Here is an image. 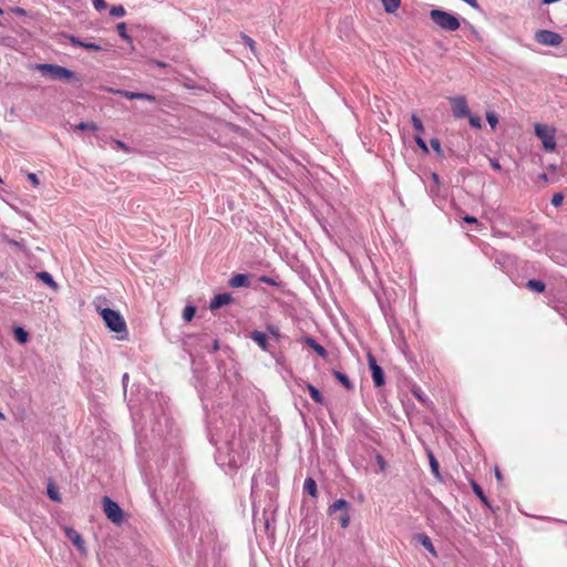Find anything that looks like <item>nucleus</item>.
Segmentation results:
<instances>
[{"label": "nucleus", "instance_id": "1", "mask_svg": "<svg viewBox=\"0 0 567 567\" xmlns=\"http://www.w3.org/2000/svg\"><path fill=\"white\" fill-rule=\"evenodd\" d=\"M99 313L110 331L121 333L120 340L127 338L126 322L118 311L111 308H102L99 310Z\"/></svg>", "mask_w": 567, "mask_h": 567}, {"label": "nucleus", "instance_id": "2", "mask_svg": "<svg viewBox=\"0 0 567 567\" xmlns=\"http://www.w3.org/2000/svg\"><path fill=\"white\" fill-rule=\"evenodd\" d=\"M430 19L442 30L453 32L460 29L461 21L456 14L442 9H432L429 13Z\"/></svg>", "mask_w": 567, "mask_h": 567}, {"label": "nucleus", "instance_id": "3", "mask_svg": "<svg viewBox=\"0 0 567 567\" xmlns=\"http://www.w3.org/2000/svg\"><path fill=\"white\" fill-rule=\"evenodd\" d=\"M37 69L39 71H41L42 74H48L52 79H60V80H66V81H73V80L78 81L79 80L76 74L73 71H71L64 66L58 65V64H51V63L38 64Z\"/></svg>", "mask_w": 567, "mask_h": 567}, {"label": "nucleus", "instance_id": "4", "mask_svg": "<svg viewBox=\"0 0 567 567\" xmlns=\"http://www.w3.org/2000/svg\"><path fill=\"white\" fill-rule=\"evenodd\" d=\"M102 505L104 514L113 524L121 525L124 522L123 509L111 497L104 496L102 498Z\"/></svg>", "mask_w": 567, "mask_h": 567}, {"label": "nucleus", "instance_id": "5", "mask_svg": "<svg viewBox=\"0 0 567 567\" xmlns=\"http://www.w3.org/2000/svg\"><path fill=\"white\" fill-rule=\"evenodd\" d=\"M535 134L542 141L546 152H553L556 148L555 131L547 125L535 124Z\"/></svg>", "mask_w": 567, "mask_h": 567}, {"label": "nucleus", "instance_id": "6", "mask_svg": "<svg viewBox=\"0 0 567 567\" xmlns=\"http://www.w3.org/2000/svg\"><path fill=\"white\" fill-rule=\"evenodd\" d=\"M534 39L537 43L547 47H558L564 40L559 33L546 29L537 30Z\"/></svg>", "mask_w": 567, "mask_h": 567}, {"label": "nucleus", "instance_id": "7", "mask_svg": "<svg viewBox=\"0 0 567 567\" xmlns=\"http://www.w3.org/2000/svg\"><path fill=\"white\" fill-rule=\"evenodd\" d=\"M367 359L374 386H383L385 384V375L382 367L378 364L375 357L371 352L367 354Z\"/></svg>", "mask_w": 567, "mask_h": 567}, {"label": "nucleus", "instance_id": "8", "mask_svg": "<svg viewBox=\"0 0 567 567\" xmlns=\"http://www.w3.org/2000/svg\"><path fill=\"white\" fill-rule=\"evenodd\" d=\"M450 104L453 116L455 118H464L470 116V109L465 96L450 97Z\"/></svg>", "mask_w": 567, "mask_h": 567}, {"label": "nucleus", "instance_id": "9", "mask_svg": "<svg viewBox=\"0 0 567 567\" xmlns=\"http://www.w3.org/2000/svg\"><path fill=\"white\" fill-rule=\"evenodd\" d=\"M68 539L78 548L82 554L86 553L85 542L81 534L72 527H65L64 529Z\"/></svg>", "mask_w": 567, "mask_h": 567}, {"label": "nucleus", "instance_id": "10", "mask_svg": "<svg viewBox=\"0 0 567 567\" xmlns=\"http://www.w3.org/2000/svg\"><path fill=\"white\" fill-rule=\"evenodd\" d=\"M61 35L63 38L68 39L70 41V43L74 47L84 48V49L91 50V51H101L102 50V47L100 44L94 43V42L82 41L80 38L73 35V34L62 33Z\"/></svg>", "mask_w": 567, "mask_h": 567}, {"label": "nucleus", "instance_id": "11", "mask_svg": "<svg viewBox=\"0 0 567 567\" xmlns=\"http://www.w3.org/2000/svg\"><path fill=\"white\" fill-rule=\"evenodd\" d=\"M233 301L234 298L229 292L218 293L210 300L209 309L214 311L231 303Z\"/></svg>", "mask_w": 567, "mask_h": 567}, {"label": "nucleus", "instance_id": "12", "mask_svg": "<svg viewBox=\"0 0 567 567\" xmlns=\"http://www.w3.org/2000/svg\"><path fill=\"white\" fill-rule=\"evenodd\" d=\"M252 275L251 274H236L234 275L228 285L231 288H245L250 286Z\"/></svg>", "mask_w": 567, "mask_h": 567}, {"label": "nucleus", "instance_id": "13", "mask_svg": "<svg viewBox=\"0 0 567 567\" xmlns=\"http://www.w3.org/2000/svg\"><path fill=\"white\" fill-rule=\"evenodd\" d=\"M118 93L127 100H146L150 102L156 101L155 95L144 92L118 91Z\"/></svg>", "mask_w": 567, "mask_h": 567}, {"label": "nucleus", "instance_id": "14", "mask_svg": "<svg viewBox=\"0 0 567 567\" xmlns=\"http://www.w3.org/2000/svg\"><path fill=\"white\" fill-rule=\"evenodd\" d=\"M303 342L311 348L319 357L326 359L328 357V351L323 346L317 342L313 337H305Z\"/></svg>", "mask_w": 567, "mask_h": 567}, {"label": "nucleus", "instance_id": "15", "mask_svg": "<svg viewBox=\"0 0 567 567\" xmlns=\"http://www.w3.org/2000/svg\"><path fill=\"white\" fill-rule=\"evenodd\" d=\"M414 539L421 544L426 550H429L433 556H436V550L432 544V540L431 538L424 534V533H420V534H416L414 536Z\"/></svg>", "mask_w": 567, "mask_h": 567}, {"label": "nucleus", "instance_id": "16", "mask_svg": "<svg viewBox=\"0 0 567 567\" xmlns=\"http://www.w3.org/2000/svg\"><path fill=\"white\" fill-rule=\"evenodd\" d=\"M250 339L254 340L262 350H268L269 342L266 333L258 330H254L250 333Z\"/></svg>", "mask_w": 567, "mask_h": 567}, {"label": "nucleus", "instance_id": "17", "mask_svg": "<svg viewBox=\"0 0 567 567\" xmlns=\"http://www.w3.org/2000/svg\"><path fill=\"white\" fill-rule=\"evenodd\" d=\"M471 487L474 492V494L480 498V501L489 509L494 511L488 498L486 497L483 488L474 481H471Z\"/></svg>", "mask_w": 567, "mask_h": 567}, {"label": "nucleus", "instance_id": "18", "mask_svg": "<svg viewBox=\"0 0 567 567\" xmlns=\"http://www.w3.org/2000/svg\"><path fill=\"white\" fill-rule=\"evenodd\" d=\"M332 375L336 378V380L341 383L348 391H352L354 389L353 383L351 382L350 378L338 370H332Z\"/></svg>", "mask_w": 567, "mask_h": 567}, {"label": "nucleus", "instance_id": "19", "mask_svg": "<svg viewBox=\"0 0 567 567\" xmlns=\"http://www.w3.org/2000/svg\"><path fill=\"white\" fill-rule=\"evenodd\" d=\"M349 507H350V504L348 501L343 499V498H340V499H337L336 502H333L329 508H328V513L330 515H332L333 513L340 511L341 513L343 512H349Z\"/></svg>", "mask_w": 567, "mask_h": 567}, {"label": "nucleus", "instance_id": "20", "mask_svg": "<svg viewBox=\"0 0 567 567\" xmlns=\"http://www.w3.org/2000/svg\"><path fill=\"white\" fill-rule=\"evenodd\" d=\"M35 277L39 280H41L42 282H44L47 286L52 288L53 290H58L59 286L56 284V281L53 279L52 275L49 274L48 271H39L35 274Z\"/></svg>", "mask_w": 567, "mask_h": 567}, {"label": "nucleus", "instance_id": "21", "mask_svg": "<svg viewBox=\"0 0 567 567\" xmlns=\"http://www.w3.org/2000/svg\"><path fill=\"white\" fill-rule=\"evenodd\" d=\"M525 287L530 290V291H534V292H537V293H543L545 292L546 290V285L544 281L539 280V279H529Z\"/></svg>", "mask_w": 567, "mask_h": 567}, {"label": "nucleus", "instance_id": "22", "mask_svg": "<svg viewBox=\"0 0 567 567\" xmlns=\"http://www.w3.org/2000/svg\"><path fill=\"white\" fill-rule=\"evenodd\" d=\"M13 336L20 344H24L29 341V332L22 327H14Z\"/></svg>", "mask_w": 567, "mask_h": 567}, {"label": "nucleus", "instance_id": "23", "mask_svg": "<svg viewBox=\"0 0 567 567\" xmlns=\"http://www.w3.org/2000/svg\"><path fill=\"white\" fill-rule=\"evenodd\" d=\"M303 491L311 497L318 496L317 483L312 477H307L303 483Z\"/></svg>", "mask_w": 567, "mask_h": 567}, {"label": "nucleus", "instance_id": "24", "mask_svg": "<svg viewBox=\"0 0 567 567\" xmlns=\"http://www.w3.org/2000/svg\"><path fill=\"white\" fill-rule=\"evenodd\" d=\"M307 390L311 396V399L318 403V404H323L324 403V398L323 395L321 394V392L312 384L308 383L307 384Z\"/></svg>", "mask_w": 567, "mask_h": 567}, {"label": "nucleus", "instance_id": "25", "mask_svg": "<svg viewBox=\"0 0 567 567\" xmlns=\"http://www.w3.org/2000/svg\"><path fill=\"white\" fill-rule=\"evenodd\" d=\"M386 13H394L401 6V0H380Z\"/></svg>", "mask_w": 567, "mask_h": 567}, {"label": "nucleus", "instance_id": "26", "mask_svg": "<svg viewBox=\"0 0 567 567\" xmlns=\"http://www.w3.org/2000/svg\"><path fill=\"white\" fill-rule=\"evenodd\" d=\"M429 461L432 474L439 480L442 481L440 473V464L432 452H429Z\"/></svg>", "mask_w": 567, "mask_h": 567}, {"label": "nucleus", "instance_id": "27", "mask_svg": "<svg viewBox=\"0 0 567 567\" xmlns=\"http://www.w3.org/2000/svg\"><path fill=\"white\" fill-rule=\"evenodd\" d=\"M116 30L118 32V35L124 40L126 41L127 43H132L133 42V39L132 37L126 32V23L125 22H120L117 25H116Z\"/></svg>", "mask_w": 567, "mask_h": 567}, {"label": "nucleus", "instance_id": "28", "mask_svg": "<svg viewBox=\"0 0 567 567\" xmlns=\"http://www.w3.org/2000/svg\"><path fill=\"white\" fill-rule=\"evenodd\" d=\"M196 315V307L187 305L183 310V319L187 322L192 321Z\"/></svg>", "mask_w": 567, "mask_h": 567}, {"label": "nucleus", "instance_id": "29", "mask_svg": "<svg viewBox=\"0 0 567 567\" xmlns=\"http://www.w3.org/2000/svg\"><path fill=\"white\" fill-rule=\"evenodd\" d=\"M75 130L96 132L99 127L94 122H81L75 126Z\"/></svg>", "mask_w": 567, "mask_h": 567}, {"label": "nucleus", "instance_id": "30", "mask_svg": "<svg viewBox=\"0 0 567 567\" xmlns=\"http://www.w3.org/2000/svg\"><path fill=\"white\" fill-rule=\"evenodd\" d=\"M430 145L440 158L444 157V152L441 147V142L439 138H436V137L431 138Z\"/></svg>", "mask_w": 567, "mask_h": 567}, {"label": "nucleus", "instance_id": "31", "mask_svg": "<svg viewBox=\"0 0 567 567\" xmlns=\"http://www.w3.org/2000/svg\"><path fill=\"white\" fill-rule=\"evenodd\" d=\"M240 38H241L243 42L249 48L251 53L256 54L257 50H256V42H255V40L251 39L250 37H248L244 32L240 33Z\"/></svg>", "mask_w": 567, "mask_h": 567}, {"label": "nucleus", "instance_id": "32", "mask_svg": "<svg viewBox=\"0 0 567 567\" xmlns=\"http://www.w3.org/2000/svg\"><path fill=\"white\" fill-rule=\"evenodd\" d=\"M411 121H412V125L416 132H419V133L424 132V130H425L424 125H423L421 118L416 114H412Z\"/></svg>", "mask_w": 567, "mask_h": 567}, {"label": "nucleus", "instance_id": "33", "mask_svg": "<svg viewBox=\"0 0 567 567\" xmlns=\"http://www.w3.org/2000/svg\"><path fill=\"white\" fill-rule=\"evenodd\" d=\"M126 11L122 4L113 6L110 9V14L115 18L125 16Z\"/></svg>", "mask_w": 567, "mask_h": 567}, {"label": "nucleus", "instance_id": "34", "mask_svg": "<svg viewBox=\"0 0 567 567\" xmlns=\"http://www.w3.org/2000/svg\"><path fill=\"white\" fill-rule=\"evenodd\" d=\"M431 178L434 183V186H431L430 188V193L432 195H437L439 193V186H440V183H441V179H440V176L436 174V173H432L431 174Z\"/></svg>", "mask_w": 567, "mask_h": 567}, {"label": "nucleus", "instance_id": "35", "mask_svg": "<svg viewBox=\"0 0 567 567\" xmlns=\"http://www.w3.org/2000/svg\"><path fill=\"white\" fill-rule=\"evenodd\" d=\"M48 496L54 502L61 501V495H60L59 491L53 485L48 486Z\"/></svg>", "mask_w": 567, "mask_h": 567}, {"label": "nucleus", "instance_id": "36", "mask_svg": "<svg viewBox=\"0 0 567 567\" xmlns=\"http://www.w3.org/2000/svg\"><path fill=\"white\" fill-rule=\"evenodd\" d=\"M486 121L494 128L498 123V116L495 112H486Z\"/></svg>", "mask_w": 567, "mask_h": 567}, {"label": "nucleus", "instance_id": "37", "mask_svg": "<svg viewBox=\"0 0 567 567\" xmlns=\"http://www.w3.org/2000/svg\"><path fill=\"white\" fill-rule=\"evenodd\" d=\"M564 202V194L563 193H555L551 197V205L555 207H559Z\"/></svg>", "mask_w": 567, "mask_h": 567}, {"label": "nucleus", "instance_id": "38", "mask_svg": "<svg viewBox=\"0 0 567 567\" xmlns=\"http://www.w3.org/2000/svg\"><path fill=\"white\" fill-rule=\"evenodd\" d=\"M339 523L342 528H347L350 524V515L349 512H343L340 514Z\"/></svg>", "mask_w": 567, "mask_h": 567}, {"label": "nucleus", "instance_id": "39", "mask_svg": "<svg viewBox=\"0 0 567 567\" xmlns=\"http://www.w3.org/2000/svg\"><path fill=\"white\" fill-rule=\"evenodd\" d=\"M414 141L416 143V145L425 153V154H429V147L425 143V141L420 136V135H415L414 136Z\"/></svg>", "mask_w": 567, "mask_h": 567}, {"label": "nucleus", "instance_id": "40", "mask_svg": "<svg viewBox=\"0 0 567 567\" xmlns=\"http://www.w3.org/2000/svg\"><path fill=\"white\" fill-rule=\"evenodd\" d=\"M467 117H468V121H470V125L472 127H474V128H481L482 127V120H481L480 116H476V115L472 116L470 114V116H467Z\"/></svg>", "mask_w": 567, "mask_h": 567}, {"label": "nucleus", "instance_id": "41", "mask_svg": "<svg viewBox=\"0 0 567 567\" xmlns=\"http://www.w3.org/2000/svg\"><path fill=\"white\" fill-rule=\"evenodd\" d=\"M92 3L96 11H102L107 7L105 0H92Z\"/></svg>", "mask_w": 567, "mask_h": 567}, {"label": "nucleus", "instance_id": "42", "mask_svg": "<svg viewBox=\"0 0 567 567\" xmlns=\"http://www.w3.org/2000/svg\"><path fill=\"white\" fill-rule=\"evenodd\" d=\"M375 461L380 467V471L381 472H384L385 468H386V461L384 460V457L381 455V454H377L375 455Z\"/></svg>", "mask_w": 567, "mask_h": 567}, {"label": "nucleus", "instance_id": "43", "mask_svg": "<svg viewBox=\"0 0 567 567\" xmlns=\"http://www.w3.org/2000/svg\"><path fill=\"white\" fill-rule=\"evenodd\" d=\"M267 331H268L271 336H274V337H276V338H279V337H280L279 328H278V327H276V326H274V324H268V326H267Z\"/></svg>", "mask_w": 567, "mask_h": 567}, {"label": "nucleus", "instance_id": "44", "mask_svg": "<svg viewBox=\"0 0 567 567\" xmlns=\"http://www.w3.org/2000/svg\"><path fill=\"white\" fill-rule=\"evenodd\" d=\"M28 179L32 183L33 186H38L40 184V181H39L37 174H34V173H29Z\"/></svg>", "mask_w": 567, "mask_h": 567}, {"label": "nucleus", "instance_id": "45", "mask_svg": "<svg viewBox=\"0 0 567 567\" xmlns=\"http://www.w3.org/2000/svg\"><path fill=\"white\" fill-rule=\"evenodd\" d=\"M259 281L265 282L267 285H270V286H276L277 285V282L272 278H270L268 276H261L259 278Z\"/></svg>", "mask_w": 567, "mask_h": 567}, {"label": "nucleus", "instance_id": "46", "mask_svg": "<svg viewBox=\"0 0 567 567\" xmlns=\"http://www.w3.org/2000/svg\"><path fill=\"white\" fill-rule=\"evenodd\" d=\"M10 10H11V12H13L17 16H27V10H24L21 7H13Z\"/></svg>", "mask_w": 567, "mask_h": 567}, {"label": "nucleus", "instance_id": "47", "mask_svg": "<svg viewBox=\"0 0 567 567\" xmlns=\"http://www.w3.org/2000/svg\"><path fill=\"white\" fill-rule=\"evenodd\" d=\"M116 147L120 148V150H123L125 152H128L130 151V147L122 141H115L114 142Z\"/></svg>", "mask_w": 567, "mask_h": 567}, {"label": "nucleus", "instance_id": "48", "mask_svg": "<svg viewBox=\"0 0 567 567\" xmlns=\"http://www.w3.org/2000/svg\"><path fill=\"white\" fill-rule=\"evenodd\" d=\"M489 163H491V166L495 169V171H501V164L498 162V159L496 158H489Z\"/></svg>", "mask_w": 567, "mask_h": 567}, {"label": "nucleus", "instance_id": "49", "mask_svg": "<svg viewBox=\"0 0 567 567\" xmlns=\"http://www.w3.org/2000/svg\"><path fill=\"white\" fill-rule=\"evenodd\" d=\"M150 63H151V64H154V65H156V66H158V68H167V66H168V64H167V63H165V62H163V61H159V60H154V59H153V60H150Z\"/></svg>", "mask_w": 567, "mask_h": 567}, {"label": "nucleus", "instance_id": "50", "mask_svg": "<svg viewBox=\"0 0 567 567\" xmlns=\"http://www.w3.org/2000/svg\"><path fill=\"white\" fill-rule=\"evenodd\" d=\"M463 220L466 223V224H477L478 220L476 217L474 216H470V215H466Z\"/></svg>", "mask_w": 567, "mask_h": 567}, {"label": "nucleus", "instance_id": "51", "mask_svg": "<svg viewBox=\"0 0 567 567\" xmlns=\"http://www.w3.org/2000/svg\"><path fill=\"white\" fill-rule=\"evenodd\" d=\"M219 340L215 339L212 346V352H217L219 350Z\"/></svg>", "mask_w": 567, "mask_h": 567}, {"label": "nucleus", "instance_id": "52", "mask_svg": "<svg viewBox=\"0 0 567 567\" xmlns=\"http://www.w3.org/2000/svg\"><path fill=\"white\" fill-rule=\"evenodd\" d=\"M128 379H130L128 373H124L123 377H122V383H123L124 390L127 386Z\"/></svg>", "mask_w": 567, "mask_h": 567}, {"label": "nucleus", "instance_id": "53", "mask_svg": "<svg viewBox=\"0 0 567 567\" xmlns=\"http://www.w3.org/2000/svg\"><path fill=\"white\" fill-rule=\"evenodd\" d=\"M495 476H496L498 482L503 481V475H502V473H501L498 467L495 468Z\"/></svg>", "mask_w": 567, "mask_h": 567}, {"label": "nucleus", "instance_id": "54", "mask_svg": "<svg viewBox=\"0 0 567 567\" xmlns=\"http://www.w3.org/2000/svg\"><path fill=\"white\" fill-rule=\"evenodd\" d=\"M539 179L547 182L548 181L547 174L546 173H542L539 175Z\"/></svg>", "mask_w": 567, "mask_h": 567}, {"label": "nucleus", "instance_id": "55", "mask_svg": "<svg viewBox=\"0 0 567 567\" xmlns=\"http://www.w3.org/2000/svg\"><path fill=\"white\" fill-rule=\"evenodd\" d=\"M414 394L416 395V398H417L419 400H422L421 393H416V392H414Z\"/></svg>", "mask_w": 567, "mask_h": 567}, {"label": "nucleus", "instance_id": "56", "mask_svg": "<svg viewBox=\"0 0 567 567\" xmlns=\"http://www.w3.org/2000/svg\"><path fill=\"white\" fill-rule=\"evenodd\" d=\"M0 419L3 420L4 419V414L2 412H0Z\"/></svg>", "mask_w": 567, "mask_h": 567}, {"label": "nucleus", "instance_id": "57", "mask_svg": "<svg viewBox=\"0 0 567 567\" xmlns=\"http://www.w3.org/2000/svg\"><path fill=\"white\" fill-rule=\"evenodd\" d=\"M12 245L18 246L19 244L14 240L11 241Z\"/></svg>", "mask_w": 567, "mask_h": 567}, {"label": "nucleus", "instance_id": "58", "mask_svg": "<svg viewBox=\"0 0 567 567\" xmlns=\"http://www.w3.org/2000/svg\"><path fill=\"white\" fill-rule=\"evenodd\" d=\"M0 14H3V10H2V8H1V7H0Z\"/></svg>", "mask_w": 567, "mask_h": 567}]
</instances>
